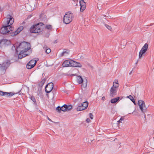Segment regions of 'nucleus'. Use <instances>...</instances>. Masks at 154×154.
Here are the masks:
<instances>
[{"label":"nucleus","mask_w":154,"mask_h":154,"mask_svg":"<svg viewBox=\"0 0 154 154\" xmlns=\"http://www.w3.org/2000/svg\"><path fill=\"white\" fill-rule=\"evenodd\" d=\"M6 21L4 20L2 26L1 27L0 32L3 35L12 34L13 30V28L12 27L11 25L14 22V19L13 17V14H8L6 16Z\"/></svg>","instance_id":"1"},{"label":"nucleus","mask_w":154,"mask_h":154,"mask_svg":"<svg viewBox=\"0 0 154 154\" xmlns=\"http://www.w3.org/2000/svg\"><path fill=\"white\" fill-rule=\"evenodd\" d=\"M17 48H18L19 50L20 49H23L20 50L18 55V58L19 59H21L23 57L29 55L28 54L26 53V52L30 49V48L28 46L27 42H23L20 43L18 46Z\"/></svg>","instance_id":"2"},{"label":"nucleus","mask_w":154,"mask_h":154,"mask_svg":"<svg viewBox=\"0 0 154 154\" xmlns=\"http://www.w3.org/2000/svg\"><path fill=\"white\" fill-rule=\"evenodd\" d=\"M73 18V14L70 11H69L63 17V23L66 24L69 23L72 21Z\"/></svg>","instance_id":"3"},{"label":"nucleus","mask_w":154,"mask_h":154,"mask_svg":"<svg viewBox=\"0 0 154 154\" xmlns=\"http://www.w3.org/2000/svg\"><path fill=\"white\" fill-rule=\"evenodd\" d=\"M30 32L32 33H36L41 32L42 29L41 27L39 26V23L31 26L30 29Z\"/></svg>","instance_id":"4"},{"label":"nucleus","mask_w":154,"mask_h":154,"mask_svg":"<svg viewBox=\"0 0 154 154\" xmlns=\"http://www.w3.org/2000/svg\"><path fill=\"white\" fill-rule=\"evenodd\" d=\"M138 104L142 112L143 113L145 112L148 107L145 106L144 101L141 100H139L138 101Z\"/></svg>","instance_id":"5"},{"label":"nucleus","mask_w":154,"mask_h":154,"mask_svg":"<svg viewBox=\"0 0 154 154\" xmlns=\"http://www.w3.org/2000/svg\"><path fill=\"white\" fill-rule=\"evenodd\" d=\"M11 44L10 40L6 39H3L0 40V48L5 47Z\"/></svg>","instance_id":"6"},{"label":"nucleus","mask_w":154,"mask_h":154,"mask_svg":"<svg viewBox=\"0 0 154 154\" xmlns=\"http://www.w3.org/2000/svg\"><path fill=\"white\" fill-rule=\"evenodd\" d=\"M148 48V45L147 43H145L143 46L141 50H140L139 55V58H141L143 55L147 51Z\"/></svg>","instance_id":"7"},{"label":"nucleus","mask_w":154,"mask_h":154,"mask_svg":"<svg viewBox=\"0 0 154 154\" xmlns=\"http://www.w3.org/2000/svg\"><path fill=\"white\" fill-rule=\"evenodd\" d=\"M53 83L52 82H50L47 84L45 88V92L47 93L51 92L53 89Z\"/></svg>","instance_id":"8"},{"label":"nucleus","mask_w":154,"mask_h":154,"mask_svg":"<svg viewBox=\"0 0 154 154\" xmlns=\"http://www.w3.org/2000/svg\"><path fill=\"white\" fill-rule=\"evenodd\" d=\"M107 20L104 17H99L96 21L97 23L101 26L104 25L105 23L107 22Z\"/></svg>","instance_id":"9"},{"label":"nucleus","mask_w":154,"mask_h":154,"mask_svg":"<svg viewBox=\"0 0 154 154\" xmlns=\"http://www.w3.org/2000/svg\"><path fill=\"white\" fill-rule=\"evenodd\" d=\"M73 60H65L63 63V67L72 66Z\"/></svg>","instance_id":"10"},{"label":"nucleus","mask_w":154,"mask_h":154,"mask_svg":"<svg viewBox=\"0 0 154 154\" xmlns=\"http://www.w3.org/2000/svg\"><path fill=\"white\" fill-rule=\"evenodd\" d=\"M88 103L87 101H85L83 102V108H81L80 106H78L76 109L77 111H80L86 109L88 106Z\"/></svg>","instance_id":"11"},{"label":"nucleus","mask_w":154,"mask_h":154,"mask_svg":"<svg viewBox=\"0 0 154 154\" xmlns=\"http://www.w3.org/2000/svg\"><path fill=\"white\" fill-rule=\"evenodd\" d=\"M23 26H20L16 31L12 32V34L11 35L12 36H14L19 33L20 31H21L23 29Z\"/></svg>","instance_id":"12"},{"label":"nucleus","mask_w":154,"mask_h":154,"mask_svg":"<svg viewBox=\"0 0 154 154\" xmlns=\"http://www.w3.org/2000/svg\"><path fill=\"white\" fill-rule=\"evenodd\" d=\"M11 63L10 60H8L3 63L1 67L4 69H6L9 66Z\"/></svg>","instance_id":"13"},{"label":"nucleus","mask_w":154,"mask_h":154,"mask_svg":"<svg viewBox=\"0 0 154 154\" xmlns=\"http://www.w3.org/2000/svg\"><path fill=\"white\" fill-rule=\"evenodd\" d=\"M80 6V10H85L86 7V3L84 0H82L79 2Z\"/></svg>","instance_id":"14"},{"label":"nucleus","mask_w":154,"mask_h":154,"mask_svg":"<svg viewBox=\"0 0 154 154\" xmlns=\"http://www.w3.org/2000/svg\"><path fill=\"white\" fill-rule=\"evenodd\" d=\"M116 88H113L112 87L110 90V96L113 97L116 95Z\"/></svg>","instance_id":"15"},{"label":"nucleus","mask_w":154,"mask_h":154,"mask_svg":"<svg viewBox=\"0 0 154 154\" xmlns=\"http://www.w3.org/2000/svg\"><path fill=\"white\" fill-rule=\"evenodd\" d=\"M66 106V104H65L63 105L61 107H60L59 106H58L57 107L56 109L59 112H60V111H61L64 112L66 111V107H65Z\"/></svg>","instance_id":"16"},{"label":"nucleus","mask_w":154,"mask_h":154,"mask_svg":"<svg viewBox=\"0 0 154 154\" xmlns=\"http://www.w3.org/2000/svg\"><path fill=\"white\" fill-rule=\"evenodd\" d=\"M72 66L75 67H81L82 66V65L80 63H79L73 61Z\"/></svg>","instance_id":"17"},{"label":"nucleus","mask_w":154,"mask_h":154,"mask_svg":"<svg viewBox=\"0 0 154 154\" xmlns=\"http://www.w3.org/2000/svg\"><path fill=\"white\" fill-rule=\"evenodd\" d=\"M18 46L16 45H13L11 48L12 50L13 51H15L16 53L17 54L18 53V48H17Z\"/></svg>","instance_id":"18"},{"label":"nucleus","mask_w":154,"mask_h":154,"mask_svg":"<svg viewBox=\"0 0 154 154\" xmlns=\"http://www.w3.org/2000/svg\"><path fill=\"white\" fill-rule=\"evenodd\" d=\"M87 81L86 79H84L82 82V86L84 88H85L87 86Z\"/></svg>","instance_id":"19"},{"label":"nucleus","mask_w":154,"mask_h":154,"mask_svg":"<svg viewBox=\"0 0 154 154\" xmlns=\"http://www.w3.org/2000/svg\"><path fill=\"white\" fill-rule=\"evenodd\" d=\"M119 99L120 97H117L116 98L111 99L110 102L112 103H115L119 100Z\"/></svg>","instance_id":"20"},{"label":"nucleus","mask_w":154,"mask_h":154,"mask_svg":"<svg viewBox=\"0 0 154 154\" xmlns=\"http://www.w3.org/2000/svg\"><path fill=\"white\" fill-rule=\"evenodd\" d=\"M43 50L45 51V52L47 54H49L51 52V50L50 48H47L46 47H43Z\"/></svg>","instance_id":"21"},{"label":"nucleus","mask_w":154,"mask_h":154,"mask_svg":"<svg viewBox=\"0 0 154 154\" xmlns=\"http://www.w3.org/2000/svg\"><path fill=\"white\" fill-rule=\"evenodd\" d=\"M37 61V60H31L29 62V64H30L31 65H32V66H34V67L36 65Z\"/></svg>","instance_id":"22"},{"label":"nucleus","mask_w":154,"mask_h":154,"mask_svg":"<svg viewBox=\"0 0 154 154\" xmlns=\"http://www.w3.org/2000/svg\"><path fill=\"white\" fill-rule=\"evenodd\" d=\"M83 79L82 78L81 76H79L77 77V82L79 84H81L83 82Z\"/></svg>","instance_id":"23"},{"label":"nucleus","mask_w":154,"mask_h":154,"mask_svg":"<svg viewBox=\"0 0 154 154\" xmlns=\"http://www.w3.org/2000/svg\"><path fill=\"white\" fill-rule=\"evenodd\" d=\"M127 97L129 98L135 105L136 104L135 100L134 98L132 96H131V95H130L128 96Z\"/></svg>","instance_id":"24"},{"label":"nucleus","mask_w":154,"mask_h":154,"mask_svg":"<svg viewBox=\"0 0 154 154\" xmlns=\"http://www.w3.org/2000/svg\"><path fill=\"white\" fill-rule=\"evenodd\" d=\"M34 67V66L31 65L28 63L26 65V68L28 69H30Z\"/></svg>","instance_id":"25"},{"label":"nucleus","mask_w":154,"mask_h":154,"mask_svg":"<svg viewBox=\"0 0 154 154\" xmlns=\"http://www.w3.org/2000/svg\"><path fill=\"white\" fill-rule=\"evenodd\" d=\"M66 111L67 110H69L72 108V106L71 105H67L66 104Z\"/></svg>","instance_id":"26"},{"label":"nucleus","mask_w":154,"mask_h":154,"mask_svg":"<svg viewBox=\"0 0 154 154\" xmlns=\"http://www.w3.org/2000/svg\"><path fill=\"white\" fill-rule=\"evenodd\" d=\"M104 25L109 30L111 31L112 30L111 27L109 25L106 24V23Z\"/></svg>","instance_id":"27"},{"label":"nucleus","mask_w":154,"mask_h":154,"mask_svg":"<svg viewBox=\"0 0 154 154\" xmlns=\"http://www.w3.org/2000/svg\"><path fill=\"white\" fill-rule=\"evenodd\" d=\"M124 118L123 117H121L120 119L118 121H117L118 122V123L120 122L123 123V122L122 121H123L124 120Z\"/></svg>","instance_id":"28"},{"label":"nucleus","mask_w":154,"mask_h":154,"mask_svg":"<svg viewBox=\"0 0 154 154\" xmlns=\"http://www.w3.org/2000/svg\"><path fill=\"white\" fill-rule=\"evenodd\" d=\"M52 26L50 25H48L46 26V28L48 29L51 30L52 29Z\"/></svg>","instance_id":"29"},{"label":"nucleus","mask_w":154,"mask_h":154,"mask_svg":"<svg viewBox=\"0 0 154 154\" xmlns=\"http://www.w3.org/2000/svg\"><path fill=\"white\" fill-rule=\"evenodd\" d=\"M68 54V52H67L66 51H63L61 53V57H63V56L64 55V54Z\"/></svg>","instance_id":"30"},{"label":"nucleus","mask_w":154,"mask_h":154,"mask_svg":"<svg viewBox=\"0 0 154 154\" xmlns=\"http://www.w3.org/2000/svg\"><path fill=\"white\" fill-rule=\"evenodd\" d=\"M31 99L33 101V102L35 103L36 102L35 99L34 97L33 96H32L30 97Z\"/></svg>","instance_id":"31"},{"label":"nucleus","mask_w":154,"mask_h":154,"mask_svg":"<svg viewBox=\"0 0 154 154\" xmlns=\"http://www.w3.org/2000/svg\"><path fill=\"white\" fill-rule=\"evenodd\" d=\"M114 84H116V85H115V88H117L119 87V85L118 84V80H116V82H114Z\"/></svg>","instance_id":"32"},{"label":"nucleus","mask_w":154,"mask_h":154,"mask_svg":"<svg viewBox=\"0 0 154 154\" xmlns=\"http://www.w3.org/2000/svg\"><path fill=\"white\" fill-rule=\"evenodd\" d=\"M45 82V79H43L40 82V84L43 85Z\"/></svg>","instance_id":"33"},{"label":"nucleus","mask_w":154,"mask_h":154,"mask_svg":"<svg viewBox=\"0 0 154 154\" xmlns=\"http://www.w3.org/2000/svg\"><path fill=\"white\" fill-rule=\"evenodd\" d=\"M89 116L90 118L92 119H93V116L92 115V113H89Z\"/></svg>","instance_id":"34"},{"label":"nucleus","mask_w":154,"mask_h":154,"mask_svg":"<svg viewBox=\"0 0 154 154\" xmlns=\"http://www.w3.org/2000/svg\"><path fill=\"white\" fill-rule=\"evenodd\" d=\"M5 93L3 91H0V95L2 96H4Z\"/></svg>","instance_id":"35"},{"label":"nucleus","mask_w":154,"mask_h":154,"mask_svg":"<svg viewBox=\"0 0 154 154\" xmlns=\"http://www.w3.org/2000/svg\"><path fill=\"white\" fill-rule=\"evenodd\" d=\"M14 94H13V93H12L11 92H10L8 93V95L12 96Z\"/></svg>","instance_id":"36"},{"label":"nucleus","mask_w":154,"mask_h":154,"mask_svg":"<svg viewBox=\"0 0 154 154\" xmlns=\"http://www.w3.org/2000/svg\"><path fill=\"white\" fill-rule=\"evenodd\" d=\"M83 103H82L79 104V105H78V106H80V107H81V108H83Z\"/></svg>","instance_id":"37"},{"label":"nucleus","mask_w":154,"mask_h":154,"mask_svg":"<svg viewBox=\"0 0 154 154\" xmlns=\"http://www.w3.org/2000/svg\"><path fill=\"white\" fill-rule=\"evenodd\" d=\"M32 14H30L28 16V17H27L26 19H27V20H28L29 18H30L31 17H32Z\"/></svg>","instance_id":"38"},{"label":"nucleus","mask_w":154,"mask_h":154,"mask_svg":"<svg viewBox=\"0 0 154 154\" xmlns=\"http://www.w3.org/2000/svg\"><path fill=\"white\" fill-rule=\"evenodd\" d=\"M27 19H25L24 20V21L22 23V24H24L26 23V21H27Z\"/></svg>","instance_id":"39"},{"label":"nucleus","mask_w":154,"mask_h":154,"mask_svg":"<svg viewBox=\"0 0 154 154\" xmlns=\"http://www.w3.org/2000/svg\"><path fill=\"white\" fill-rule=\"evenodd\" d=\"M4 93H5V94H4V96L8 95V93L6 92H4Z\"/></svg>","instance_id":"40"},{"label":"nucleus","mask_w":154,"mask_h":154,"mask_svg":"<svg viewBox=\"0 0 154 154\" xmlns=\"http://www.w3.org/2000/svg\"><path fill=\"white\" fill-rule=\"evenodd\" d=\"M90 119L88 118H87L86 120V122H87L88 123L89 122H90Z\"/></svg>","instance_id":"41"},{"label":"nucleus","mask_w":154,"mask_h":154,"mask_svg":"<svg viewBox=\"0 0 154 154\" xmlns=\"http://www.w3.org/2000/svg\"><path fill=\"white\" fill-rule=\"evenodd\" d=\"M151 146L152 148L154 149V142L152 143Z\"/></svg>","instance_id":"42"},{"label":"nucleus","mask_w":154,"mask_h":154,"mask_svg":"<svg viewBox=\"0 0 154 154\" xmlns=\"http://www.w3.org/2000/svg\"><path fill=\"white\" fill-rule=\"evenodd\" d=\"M47 118H48V119L51 122H53L52 120L50 119L49 117H47Z\"/></svg>","instance_id":"43"},{"label":"nucleus","mask_w":154,"mask_h":154,"mask_svg":"<svg viewBox=\"0 0 154 154\" xmlns=\"http://www.w3.org/2000/svg\"><path fill=\"white\" fill-rule=\"evenodd\" d=\"M105 98V97L104 96H103L102 98V100H104Z\"/></svg>","instance_id":"44"},{"label":"nucleus","mask_w":154,"mask_h":154,"mask_svg":"<svg viewBox=\"0 0 154 154\" xmlns=\"http://www.w3.org/2000/svg\"><path fill=\"white\" fill-rule=\"evenodd\" d=\"M144 118H145V120H146V115L145 114V112H144Z\"/></svg>","instance_id":"45"},{"label":"nucleus","mask_w":154,"mask_h":154,"mask_svg":"<svg viewBox=\"0 0 154 154\" xmlns=\"http://www.w3.org/2000/svg\"><path fill=\"white\" fill-rule=\"evenodd\" d=\"M115 85H116V84H114V82L113 83V87L115 88Z\"/></svg>","instance_id":"46"},{"label":"nucleus","mask_w":154,"mask_h":154,"mask_svg":"<svg viewBox=\"0 0 154 154\" xmlns=\"http://www.w3.org/2000/svg\"><path fill=\"white\" fill-rule=\"evenodd\" d=\"M49 33H48L47 34V35L46 36H47V37H48L49 36Z\"/></svg>","instance_id":"47"},{"label":"nucleus","mask_w":154,"mask_h":154,"mask_svg":"<svg viewBox=\"0 0 154 154\" xmlns=\"http://www.w3.org/2000/svg\"><path fill=\"white\" fill-rule=\"evenodd\" d=\"M132 73V71H131L129 73V75H131Z\"/></svg>","instance_id":"48"},{"label":"nucleus","mask_w":154,"mask_h":154,"mask_svg":"<svg viewBox=\"0 0 154 154\" xmlns=\"http://www.w3.org/2000/svg\"><path fill=\"white\" fill-rule=\"evenodd\" d=\"M57 42V41H54V43H56Z\"/></svg>","instance_id":"49"},{"label":"nucleus","mask_w":154,"mask_h":154,"mask_svg":"<svg viewBox=\"0 0 154 154\" xmlns=\"http://www.w3.org/2000/svg\"><path fill=\"white\" fill-rule=\"evenodd\" d=\"M7 5H8V7L9 6H10V5L9 4H7Z\"/></svg>","instance_id":"50"},{"label":"nucleus","mask_w":154,"mask_h":154,"mask_svg":"<svg viewBox=\"0 0 154 154\" xmlns=\"http://www.w3.org/2000/svg\"><path fill=\"white\" fill-rule=\"evenodd\" d=\"M23 6V8H22V9H24V8L23 7H25V6Z\"/></svg>","instance_id":"51"},{"label":"nucleus","mask_w":154,"mask_h":154,"mask_svg":"<svg viewBox=\"0 0 154 154\" xmlns=\"http://www.w3.org/2000/svg\"><path fill=\"white\" fill-rule=\"evenodd\" d=\"M138 60H137V62L136 63V64L137 63H138Z\"/></svg>","instance_id":"52"},{"label":"nucleus","mask_w":154,"mask_h":154,"mask_svg":"<svg viewBox=\"0 0 154 154\" xmlns=\"http://www.w3.org/2000/svg\"><path fill=\"white\" fill-rule=\"evenodd\" d=\"M83 11H84V10H80V11H81V12H83Z\"/></svg>","instance_id":"53"},{"label":"nucleus","mask_w":154,"mask_h":154,"mask_svg":"<svg viewBox=\"0 0 154 154\" xmlns=\"http://www.w3.org/2000/svg\"><path fill=\"white\" fill-rule=\"evenodd\" d=\"M42 14H41V15H40V17H42Z\"/></svg>","instance_id":"54"},{"label":"nucleus","mask_w":154,"mask_h":154,"mask_svg":"<svg viewBox=\"0 0 154 154\" xmlns=\"http://www.w3.org/2000/svg\"><path fill=\"white\" fill-rule=\"evenodd\" d=\"M125 45H123V46H125Z\"/></svg>","instance_id":"55"},{"label":"nucleus","mask_w":154,"mask_h":154,"mask_svg":"<svg viewBox=\"0 0 154 154\" xmlns=\"http://www.w3.org/2000/svg\"><path fill=\"white\" fill-rule=\"evenodd\" d=\"M147 116H150V115H147Z\"/></svg>","instance_id":"56"},{"label":"nucleus","mask_w":154,"mask_h":154,"mask_svg":"<svg viewBox=\"0 0 154 154\" xmlns=\"http://www.w3.org/2000/svg\"><path fill=\"white\" fill-rule=\"evenodd\" d=\"M104 16V17H106V15H105V16Z\"/></svg>","instance_id":"57"},{"label":"nucleus","mask_w":154,"mask_h":154,"mask_svg":"<svg viewBox=\"0 0 154 154\" xmlns=\"http://www.w3.org/2000/svg\"><path fill=\"white\" fill-rule=\"evenodd\" d=\"M42 23H40V24H41Z\"/></svg>","instance_id":"58"},{"label":"nucleus","mask_w":154,"mask_h":154,"mask_svg":"<svg viewBox=\"0 0 154 154\" xmlns=\"http://www.w3.org/2000/svg\"><path fill=\"white\" fill-rule=\"evenodd\" d=\"M153 134H154V133Z\"/></svg>","instance_id":"59"}]
</instances>
